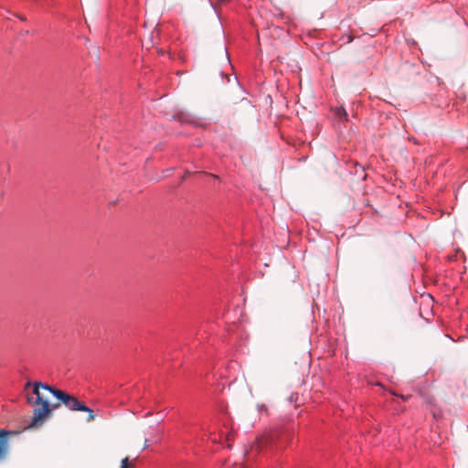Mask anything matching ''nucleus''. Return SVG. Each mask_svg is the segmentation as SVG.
Masks as SVG:
<instances>
[{
  "instance_id": "nucleus-6",
  "label": "nucleus",
  "mask_w": 468,
  "mask_h": 468,
  "mask_svg": "<svg viewBox=\"0 0 468 468\" xmlns=\"http://www.w3.org/2000/svg\"><path fill=\"white\" fill-rule=\"evenodd\" d=\"M224 54H225V58L226 60L228 61V63L229 64L230 63V60H229V55H228V51H227V48H224Z\"/></svg>"
},
{
  "instance_id": "nucleus-2",
  "label": "nucleus",
  "mask_w": 468,
  "mask_h": 468,
  "mask_svg": "<svg viewBox=\"0 0 468 468\" xmlns=\"http://www.w3.org/2000/svg\"><path fill=\"white\" fill-rule=\"evenodd\" d=\"M16 432L0 429V462L4 461L9 452V439Z\"/></svg>"
},
{
  "instance_id": "nucleus-3",
  "label": "nucleus",
  "mask_w": 468,
  "mask_h": 468,
  "mask_svg": "<svg viewBox=\"0 0 468 468\" xmlns=\"http://www.w3.org/2000/svg\"><path fill=\"white\" fill-rule=\"evenodd\" d=\"M121 468H134V463L128 457H125L121 462Z\"/></svg>"
},
{
  "instance_id": "nucleus-5",
  "label": "nucleus",
  "mask_w": 468,
  "mask_h": 468,
  "mask_svg": "<svg viewBox=\"0 0 468 468\" xmlns=\"http://www.w3.org/2000/svg\"><path fill=\"white\" fill-rule=\"evenodd\" d=\"M297 398H298V395H297L296 393H295V394H292V395L290 396V398H289V400H290L291 402H292V401L296 400V399H297Z\"/></svg>"
},
{
  "instance_id": "nucleus-4",
  "label": "nucleus",
  "mask_w": 468,
  "mask_h": 468,
  "mask_svg": "<svg viewBox=\"0 0 468 468\" xmlns=\"http://www.w3.org/2000/svg\"><path fill=\"white\" fill-rule=\"evenodd\" d=\"M335 113H336V115H337L339 118H344L345 120H346V118H347V113H346V112L345 108H343V107H339V108H337V110H336V112H335Z\"/></svg>"
},
{
  "instance_id": "nucleus-9",
  "label": "nucleus",
  "mask_w": 468,
  "mask_h": 468,
  "mask_svg": "<svg viewBox=\"0 0 468 468\" xmlns=\"http://www.w3.org/2000/svg\"><path fill=\"white\" fill-rule=\"evenodd\" d=\"M58 407H59V403L54 405V408H58Z\"/></svg>"
},
{
  "instance_id": "nucleus-7",
  "label": "nucleus",
  "mask_w": 468,
  "mask_h": 468,
  "mask_svg": "<svg viewBox=\"0 0 468 468\" xmlns=\"http://www.w3.org/2000/svg\"><path fill=\"white\" fill-rule=\"evenodd\" d=\"M148 441L147 440H144V449H147L148 448Z\"/></svg>"
},
{
  "instance_id": "nucleus-8",
  "label": "nucleus",
  "mask_w": 468,
  "mask_h": 468,
  "mask_svg": "<svg viewBox=\"0 0 468 468\" xmlns=\"http://www.w3.org/2000/svg\"><path fill=\"white\" fill-rule=\"evenodd\" d=\"M206 176H207H207L214 177V176H213L212 174H207V173L206 174Z\"/></svg>"
},
{
  "instance_id": "nucleus-1",
  "label": "nucleus",
  "mask_w": 468,
  "mask_h": 468,
  "mask_svg": "<svg viewBox=\"0 0 468 468\" xmlns=\"http://www.w3.org/2000/svg\"><path fill=\"white\" fill-rule=\"evenodd\" d=\"M33 393L36 395L35 401L32 400V398H27L28 402L35 406L34 415L27 428H37L41 426L46 420V418L51 413L48 393L56 397L69 410L88 413L86 418L87 422H91L96 418L93 410L83 402L80 401L76 397L65 391L56 389L47 384L35 382Z\"/></svg>"
}]
</instances>
